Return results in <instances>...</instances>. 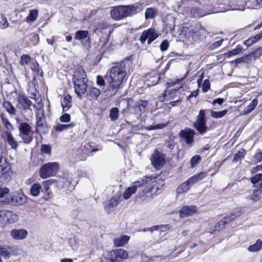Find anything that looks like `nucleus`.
I'll return each mask as SVG.
<instances>
[{"mask_svg": "<svg viewBox=\"0 0 262 262\" xmlns=\"http://www.w3.org/2000/svg\"><path fill=\"white\" fill-rule=\"evenodd\" d=\"M261 195L262 193L259 191V188L254 189L250 199L254 201H257L260 199Z\"/></svg>", "mask_w": 262, "mask_h": 262, "instance_id": "c03bdc74", "label": "nucleus"}, {"mask_svg": "<svg viewBox=\"0 0 262 262\" xmlns=\"http://www.w3.org/2000/svg\"><path fill=\"white\" fill-rule=\"evenodd\" d=\"M69 244L73 250H75L77 249L78 245L77 244V238L76 237L70 238L69 239Z\"/></svg>", "mask_w": 262, "mask_h": 262, "instance_id": "6e6d98bb", "label": "nucleus"}, {"mask_svg": "<svg viewBox=\"0 0 262 262\" xmlns=\"http://www.w3.org/2000/svg\"><path fill=\"white\" fill-rule=\"evenodd\" d=\"M20 59L21 64L23 66L24 64H28L30 62L31 58L29 55L24 54L21 56Z\"/></svg>", "mask_w": 262, "mask_h": 262, "instance_id": "864d4df0", "label": "nucleus"}, {"mask_svg": "<svg viewBox=\"0 0 262 262\" xmlns=\"http://www.w3.org/2000/svg\"><path fill=\"white\" fill-rule=\"evenodd\" d=\"M258 103V101L257 99H253L251 103L244 108V114L247 115L251 113L257 106Z\"/></svg>", "mask_w": 262, "mask_h": 262, "instance_id": "2f4dec72", "label": "nucleus"}, {"mask_svg": "<svg viewBox=\"0 0 262 262\" xmlns=\"http://www.w3.org/2000/svg\"><path fill=\"white\" fill-rule=\"evenodd\" d=\"M261 38H262V32L255 35L253 38L247 40L245 42V43L247 46H250L253 43L256 42L257 40H258L259 39H260Z\"/></svg>", "mask_w": 262, "mask_h": 262, "instance_id": "79ce46f5", "label": "nucleus"}, {"mask_svg": "<svg viewBox=\"0 0 262 262\" xmlns=\"http://www.w3.org/2000/svg\"><path fill=\"white\" fill-rule=\"evenodd\" d=\"M11 167H5V169H0V182L2 183H8L12 179V171Z\"/></svg>", "mask_w": 262, "mask_h": 262, "instance_id": "6ab92c4d", "label": "nucleus"}, {"mask_svg": "<svg viewBox=\"0 0 262 262\" xmlns=\"http://www.w3.org/2000/svg\"><path fill=\"white\" fill-rule=\"evenodd\" d=\"M9 192V189L8 188L0 187V198H3L5 194Z\"/></svg>", "mask_w": 262, "mask_h": 262, "instance_id": "0e129e2a", "label": "nucleus"}, {"mask_svg": "<svg viewBox=\"0 0 262 262\" xmlns=\"http://www.w3.org/2000/svg\"><path fill=\"white\" fill-rule=\"evenodd\" d=\"M40 150L42 153L50 155L51 154V147L49 145L42 144L41 146Z\"/></svg>", "mask_w": 262, "mask_h": 262, "instance_id": "de8ad7c7", "label": "nucleus"}, {"mask_svg": "<svg viewBox=\"0 0 262 262\" xmlns=\"http://www.w3.org/2000/svg\"><path fill=\"white\" fill-rule=\"evenodd\" d=\"M27 197L23 193L14 192L11 194V202L14 205H22L27 202Z\"/></svg>", "mask_w": 262, "mask_h": 262, "instance_id": "4468645a", "label": "nucleus"}, {"mask_svg": "<svg viewBox=\"0 0 262 262\" xmlns=\"http://www.w3.org/2000/svg\"><path fill=\"white\" fill-rule=\"evenodd\" d=\"M194 135L195 131L189 128H186L181 130L179 133L180 137L189 145H192L194 141L193 137Z\"/></svg>", "mask_w": 262, "mask_h": 262, "instance_id": "ddd939ff", "label": "nucleus"}, {"mask_svg": "<svg viewBox=\"0 0 262 262\" xmlns=\"http://www.w3.org/2000/svg\"><path fill=\"white\" fill-rule=\"evenodd\" d=\"M86 92L87 98L91 101L96 100L101 94V91L99 89L93 86L89 87L88 91Z\"/></svg>", "mask_w": 262, "mask_h": 262, "instance_id": "4be33fe9", "label": "nucleus"}, {"mask_svg": "<svg viewBox=\"0 0 262 262\" xmlns=\"http://www.w3.org/2000/svg\"><path fill=\"white\" fill-rule=\"evenodd\" d=\"M252 2V6L253 8L258 9L262 7V0H253Z\"/></svg>", "mask_w": 262, "mask_h": 262, "instance_id": "bf43d9fd", "label": "nucleus"}, {"mask_svg": "<svg viewBox=\"0 0 262 262\" xmlns=\"http://www.w3.org/2000/svg\"><path fill=\"white\" fill-rule=\"evenodd\" d=\"M10 236L11 237L16 241H22L25 239L28 234V231L25 229H13L10 231Z\"/></svg>", "mask_w": 262, "mask_h": 262, "instance_id": "2eb2a0df", "label": "nucleus"}, {"mask_svg": "<svg viewBox=\"0 0 262 262\" xmlns=\"http://www.w3.org/2000/svg\"><path fill=\"white\" fill-rule=\"evenodd\" d=\"M74 38L76 40H81V43L86 48L91 46V38L89 32L86 30H78L76 32Z\"/></svg>", "mask_w": 262, "mask_h": 262, "instance_id": "f8f14e48", "label": "nucleus"}, {"mask_svg": "<svg viewBox=\"0 0 262 262\" xmlns=\"http://www.w3.org/2000/svg\"><path fill=\"white\" fill-rule=\"evenodd\" d=\"M9 26V23L4 15H1V19L0 20V28L5 29Z\"/></svg>", "mask_w": 262, "mask_h": 262, "instance_id": "49530a36", "label": "nucleus"}, {"mask_svg": "<svg viewBox=\"0 0 262 262\" xmlns=\"http://www.w3.org/2000/svg\"><path fill=\"white\" fill-rule=\"evenodd\" d=\"M166 126L164 124H157L154 125H149L145 127V129L148 130L162 129Z\"/></svg>", "mask_w": 262, "mask_h": 262, "instance_id": "09e8293b", "label": "nucleus"}, {"mask_svg": "<svg viewBox=\"0 0 262 262\" xmlns=\"http://www.w3.org/2000/svg\"><path fill=\"white\" fill-rule=\"evenodd\" d=\"M261 170H262V165H257L255 167H252L250 171L252 173H254L258 171Z\"/></svg>", "mask_w": 262, "mask_h": 262, "instance_id": "338daca9", "label": "nucleus"}, {"mask_svg": "<svg viewBox=\"0 0 262 262\" xmlns=\"http://www.w3.org/2000/svg\"><path fill=\"white\" fill-rule=\"evenodd\" d=\"M4 107L11 115H15L16 114V110L12 105L9 101H5L3 103Z\"/></svg>", "mask_w": 262, "mask_h": 262, "instance_id": "473e14b6", "label": "nucleus"}, {"mask_svg": "<svg viewBox=\"0 0 262 262\" xmlns=\"http://www.w3.org/2000/svg\"><path fill=\"white\" fill-rule=\"evenodd\" d=\"M169 47V42L168 40L165 39L163 40L161 45H160V49L162 51H166Z\"/></svg>", "mask_w": 262, "mask_h": 262, "instance_id": "13d9d810", "label": "nucleus"}, {"mask_svg": "<svg viewBox=\"0 0 262 262\" xmlns=\"http://www.w3.org/2000/svg\"><path fill=\"white\" fill-rule=\"evenodd\" d=\"M201 160V158L199 155H195L192 157L190 160L191 167H195L200 162Z\"/></svg>", "mask_w": 262, "mask_h": 262, "instance_id": "a18cd8bd", "label": "nucleus"}, {"mask_svg": "<svg viewBox=\"0 0 262 262\" xmlns=\"http://www.w3.org/2000/svg\"><path fill=\"white\" fill-rule=\"evenodd\" d=\"M148 183H149L148 178H146V180L140 179L139 180L133 183L132 186L129 187L124 192L123 198L125 200H127L133 194L135 193L138 189L141 187L146 186Z\"/></svg>", "mask_w": 262, "mask_h": 262, "instance_id": "1a4fd4ad", "label": "nucleus"}, {"mask_svg": "<svg viewBox=\"0 0 262 262\" xmlns=\"http://www.w3.org/2000/svg\"><path fill=\"white\" fill-rule=\"evenodd\" d=\"M148 178L149 183L148 185L142 191L139 193V197L142 201H147L148 199H151L153 195L156 194L157 191L160 190L165 185V181L163 179H158L156 181H152L151 178L145 176L143 179L146 180Z\"/></svg>", "mask_w": 262, "mask_h": 262, "instance_id": "20e7f679", "label": "nucleus"}, {"mask_svg": "<svg viewBox=\"0 0 262 262\" xmlns=\"http://www.w3.org/2000/svg\"><path fill=\"white\" fill-rule=\"evenodd\" d=\"M10 252L5 247L0 248V255L5 258L10 257Z\"/></svg>", "mask_w": 262, "mask_h": 262, "instance_id": "3c124183", "label": "nucleus"}, {"mask_svg": "<svg viewBox=\"0 0 262 262\" xmlns=\"http://www.w3.org/2000/svg\"><path fill=\"white\" fill-rule=\"evenodd\" d=\"M17 99L24 110L29 108L32 105L31 101L25 95H20Z\"/></svg>", "mask_w": 262, "mask_h": 262, "instance_id": "a878e982", "label": "nucleus"}, {"mask_svg": "<svg viewBox=\"0 0 262 262\" xmlns=\"http://www.w3.org/2000/svg\"><path fill=\"white\" fill-rule=\"evenodd\" d=\"M190 186L188 184L187 181H185L182 183L177 189V192L178 194H182L187 191Z\"/></svg>", "mask_w": 262, "mask_h": 262, "instance_id": "f704fd0d", "label": "nucleus"}, {"mask_svg": "<svg viewBox=\"0 0 262 262\" xmlns=\"http://www.w3.org/2000/svg\"><path fill=\"white\" fill-rule=\"evenodd\" d=\"M19 136L26 144L30 143L33 140V131L31 126L26 122L20 123L18 126Z\"/></svg>", "mask_w": 262, "mask_h": 262, "instance_id": "0eeeda50", "label": "nucleus"}, {"mask_svg": "<svg viewBox=\"0 0 262 262\" xmlns=\"http://www.w3.org/2000/svg\"><path fill=\"white\" fill-rule=\"evenodd\" d=\"M111 260L120 262L128 257V252L123 249H116L110 252Z\"/></svg>", "mask_w": 262, "mask_h": 262, "instance_id": "9b49d317", "label": "nucleus"}, {"mask_svg": "<svg viewBox=\"0 0 262 262\" xmlns=\"http://www.w3.org/2000/svg\"><path fill=\"white\" fill-rule=\"evenodd\" d=\"M159 36V34L154 28H149L144 30L140 37V40L144 43L147 40L148 45H150Z\"/></svg>", "mask_w": 262, "mask_h": 262, "instance_id": "9d476101", "label": "nucleus"}, {"mask_svg": "<svg viewBox=\"0 0 262 262\" xmlns=\"http://www.w3.org/2000/svg\"><path fill=\"white\" fill-rule=\"evenodd\" d=\"M197 212V208L194 205L183 206L180 210V217L184 218L192 216Z\"/></svg>", "mask_w": 262, "mask_h": 262, "instance_id": "a211bd4d", "label": "nucleus"}, {"mask_svg": "<svg viewBox=\"0 0 262 262\" xmlns=\"http://www.w3.org/2000/svg\"><path fill=\"white\" fill-rule=\"evenodd\" d=\"M3 220L2 224L8 223L13 224L18 220V216L16 214L10 211H2V217Z\"/></svg>", "mask_w": 262, "mask_h": 262, "instance_id": "dca6fc26", "label": "nucleus"}, {"mask_svg": "<svg viewBox=\"0 0 262 262\" xmlns=\"http://www.w3.org/2000/svg\"><path fill=\"white\" fill-rule=\"evenodd\" d=\"M151 257L147 256L146 254H143L141 256V262H152Z\"/></svg>", "mask_w": 262, "mask_h": 262, "instance_id": "680f3d73", "label": "nucleus"}, {"mask_svg": "<svg viewBox=\"0 0 262 262\" xmlns=\"http://www.w3.org/2000/svg\"><path fill=\"white\" fill-rule=\"evenodd\" d=\"M2 137L11 146L12 148L16 149L17 147V143L13 137L11 132L5 131Z\"/></svg>", "mask_w": 262, "mask_h": 262, "instance_id": "393cba45", "label": "nucleus"}, {"mask_svg": "<svg viewBox=\"0 0 262 262\" xmlns=\"http://www.w3.org/2000/svg\"><path fill=\"white\" fill-rule=\"evenodd\" d=\"M262 180V173H258L251 178L250 181L252 184H256Z\"/></svg>", "mask_w": 262, "mask_h": 262, "instance_id": "5fc2aeb1", "label": "nucleus"}, {"mask_svg": "<svg viewBox=\"0 0 262 262\" xmlns=\"http://www.w3.org/2000/svg\"><path fill=\"white\" fill-rule=\"evenodd\" d=\"M137 13V8L133 5L118 6L113 7L111 11L112 18L116 20L131 16Z\"/></svg>", "mask_w": 262, "mask_h": 262, "instance_id": "39448f33", "label": "nucleus"}, {"mask_svg": "<svg viewBox=\"0 0 262 262\" xmlns=\"http://www.w3.org/2000/svg\"><path fill=\"white\" fill-rule=\"evenodd\" d=\"M73 82L74 84L75 93L80 99H81L86 92L88 88L87 75L81 67H78L75 69Z\"/></svg>", "mask_w": 262, "mask_h": 262, "instance_id": "7ed1b4c3", "label": "nucleus"}, {"mask_svg": "<svg viewBox=\"0 0 262 262\" xmlns=\"http://www.w3.org/2000/svg\"><path fill=\"white\" fill-rule=\"evenodd\" d=\"M119 109L117 107H113L110 111V118L112 121H115L118 119L119 117Z\"/></svg>", "mask_w": 262, "mask_h": 262, "instance_id": "e433bc0d", "label": "nucleus"}, {"mask_svg": "<svg viewBox=\"0 0 262 262\" xmlns=\"http://www.w3.org/2000/svg\"><path fill=\"white\" fill-rule=\"evenodd\" d=\"M149 102L146 100L137 102L134 106V114L140 116L146 111Z\"/></svg>", "mask_w": 262, "mask_h": 262, "instance_id": "aec40b11", "label": "nucleus"}, {"mask_svg": "<svg viewBox=\"0 0 262 262\" xmlns=\"http://www.w3.org/2000/svg\"><path fill=\"white\" fill-rule=\"evenodd\" d=\"M71 120V116L69 114L65 113L60 117V121L62 122L68 123Z\"/></svg>", "mask_w": 262, "mask_h": 262, "instance_id": "4d7b16f0", "label": "nucleus"}, {"mask_svg": "<svg viewBox=\"0 0 262 262\" xmlns=\"http://www.w3.org/2000/svg\"><path fill=\"white\" fill-rule=\"evenodd\" d=\"M150 160L152 164L157 169H160L164 163V158L157 150L152 154Z\"/></svg>", "mask_w": 262, "mask_h": 262, "instance_id": "f3484780", "label": "nucleus"}, {"mask_svg": "<svg viewBox=\"0 0 262 262\" xmlns=\"http://www.w3.org/2000/svg\"><path fill=\"white\" fill-rule=\"evenodd\" d=\"M59 166L57 162H48L44 164L40 168L39 177L45 179L54 176L58 171Z\"/></svg>", "mask_w": 262, "mask_h": 262, "instance_id": "423d86ee", "label": "nucleus"}, {"mask_svg": "<svg viewBox=\"0 0 262 262\" xmlns=\"http://www.w3.org/2000/svg\"><path fill=\"white\" fill-rule=\"evenodd\" d=\"M63 112L67 111L72 106V98L70 95L65 96L61 102Z\"/></svg>", "mask_w": 262, "mask_h": 262, "instance_id": "c85d7f7f", "label": "nucleus"}, {"mask_svg": "<svg viewBox=\"0 0 262 262\" xmlns=\"http://www.w3.org/2000/svg\"><path fill=\"white\" fill-rule=\"evenodd\" d=\"M159 77L157 73H153L146 76V81L148 85H154L158 82Z\"/></svg>", "mask_w": 262, "mask_h": 262, "instance_id": "c756f323", "label": "nucleus"}, {"mask_svg": "<svg viewBox=\"0 0 262 262\" xmlns=\"http://www.w3.org/2000/svg\"><path fill=\"white\" fill-rule=\"evenodd\" d=\"M38 16V11L36 9L31 10L29 15L27 17V22H33L36 20Z\"/></svg>", "mask_w": 262, "mask_h": 262, "instance_id": "58836bf2", "label": "nucleus"}, {"mask_svg": "<svg viewBox=\"0 0 262 262\" xmlns=\"http://www.w3.org/2000/svg\"><path fill=\"white\" fill-rule=\"evenodd\" d=\"M126 63L122 61L117 63L108 70L107 82L109 95H115L120 88L122 83L126 81L127 71Z\"/></svg>", "mask_w": 262, "mask_h": 262, "instance_id": "f257e3e1", "label": "nucleus"}, {"mask_svg": "<svg viewBox=\"0 0 262 262\" xmlns=\"http://www.w3.org/2000/svg\"><path fill=\"white\" fill-rule=\"evenodd\" d=\"M245 155V151L244 149H241L234 156L233 161L234 162H241V160L244 158Z\"/></svg>", "mask_w": 262, "mask_h": 262, "instance_id": "ea45409f", "label": "nucleus"}, {"mask_svg": "<svg viewBox=\"0 0 262 262\" xmlns=\"http://www.w3.org/2000/svg\"><path fill=\"white\" fill-rule=\"evenodd\" d=\"M166 228V226H164V225L154 226L152 227L151 228H150L149 229V230L151 232H152L154 230H160V231H164Z\"/></svg>", "mask_w": 262, "mask_h": 262, "instance_id": "052dcab7", "label": "nucleus"}, {"mask_svg": "<svg viewBox=\"0 0 262 262\" xmlns=\"http://www.w3.org/2000/svg\"><path fill=\"white\" fill-rule=\"evenodd\" d=\"M129 236L123 235L114 239V244L116 247H122L126 244L129 240Z\"/></svg>", "mask_w": 262, "mask_h": 262, "instance_id": "bb28decb", "label": "nucleus"}, {"mask_svg": "<svg viewBox=\"0 0 262 262\" xmlns=\"http://www.w3.org/2000/svg\"><path fill=\"white\" fill-rule=\"evenodd\" d=\"M242 47L241 46L238 45L236 47V48L230 51H228L227 53H225V56L228 58H230L231 56L236 55L242 51Z\"/></svg>", "mask_w": 262, "mask_h": 262, "instance_id": "c9c22d12", "label": "nucleus"}, {"mask_svg": "<svg viewBox=\"0 0 262 262\" xmlns=\"http://www.w3.org/2000/svg\"><path fill=\"white\" fill-rule=\"evenodd\" d=\"M74 126L73 123H70L69 124H62L60 123L57 124L56 126L54 127V128L56 132H61L69 127H72Z\"/></svg>", "mask_w": 262, "mask_h": 262, "instance_id": "4c0bfd02", "label": "nucleus"}, {"mask_svg": "<svg viewBox=\"0 0 262 262\" xmlns=\"http://www.w3.org/2000/svg\"><path fill=\"white\" fill-rule=\"evenodd\" d=\"M157 13V10L154 8H147L145 12V17L146 19L149 18H154Z\"/></svg>", "mask_w": 262, "mask_h": 262, "instance_id": "72a5a7b5", "label": "nucleus"}, {"mask_svg": "<svg viewBox=\"0 0 262 262\" xmlns=\"http://www.w3.org/2000/svg\"><path fill=\"white\" fill-rule=\"evenodd\" d=\"M96 83L100 86H104L105 84V81L103 79V78L100 75L97 76Z\"/></svg>", "mask_w": 262, "mask_h": 262, "instance_id": "e2e57ef3", "label": "nucleus"}, {"mask_svg": "<svg viewBox=\"0 0 262 262\" xmlns=\"http://www.w3.org/2000/svg\"><path fill=\"white\" fill-rule=\"evenodd\" d=\"M108 27V25L105 22H100L98 24L97 28L95 29V32H101L102 33L104 32Z\"/></svg>", "mask_w": 262, "mask_h": 262, "instance_id": "37998d69", "label": "nucleus"}, {"mask_svg": "<svg viewBox=\"0 0 262 262\" xmlns=\"http://www.w3.org/2000/svg\"><path fill=\"white\" fill-rule=\"evenodd\" d=\"M262 249V241L257 239L256 243L250 245L248 250L251 252H256L259 251Z\"/></svg>", "mask_w": 262, "mask_h": 262, "instance_id": "7c9ffc66", "label": "nucleus"}, {"mask_svg": "<svg viewBox=\"0 0 262 262\" xmlns=\"http://www.w3.org/2000/svg\"><path fill=\"white\" fill-rule=\"evenodd\" d=\"M197 177H196V176H194L193 177H191V178H190L188 180H187L186 181L187 182V183H188V184L189 185V186H190V185L191 184H194L195 183H196V182L198 181V179H197Z\"/></svg>", "mask_w": 262, "mask_h": 262, "instance_id": "69168bd1", "label": "nucleus"}, {"mask_svg": "<svg viewBox=\"0 0 262 262\" xmlns=\"http://www.w3.org/2000/svg\"><path fill=\"white\" fill-rule=\"evenodd\" d=\"M9 167L10 165L6 162V158L0 155V169Z\"/></svg>", "mask_w": 262, "mask_h": 262, "instance_id": "8fccbe9b", "label": "nucleus"}, {"mask_svg": "<svg viewBox=\"0 0 262 262\" xmlns=\"http://www.w3.org/2000/svg\"><path fill=\"white\" fill-rule=\"evenodd\" d=\"M56 181L54 180H48L42 182V188H41V191L45 192L46 195L48 197H51L52 192L51 190V185L54 183Z\"/></svg>", "mask_w": 262, "mask_h": 262, "instance_id": "b1692460", "label": "nucleus"}, {"mask_svg": "<svg viewBox=\"0 0 262 262\" xmlns=\"http://www.w3.org/2000/svg\"><path fill=\"white\" fill-rule=\"evenodd\" d=\"M119 197L114 196L110 200L105 202L104 209L108 213L113 212L118 203Z\"/></svg>", "mask_w": 262, "mask_h": 262, "instance_id": "412c9836", "label": "nucleus"}, {"mask_svg": "<svg viewBox=\"0 0 262 262\" xmlns=\"http://www.w3.org/2000/svg\"><path fill=\"white\" fill-rule=\"evenodd\" d=\"M209 113L210 116L214 118H221L225 116L227 111L226 110L219 112H215L212 110H201L199 115L196 117V121L193 123V126L196 130L200 134H203L208 129L206 125V120L205 119L206 113Z\"/></svg>", "mask_w": 262, "mask_h": 262, "instance_id": "f03ea898", "label": "nucleus"}, {"mask_svg": "<svg viewBox=\"0 0 262 262\" xmlns=\"http://www.w3.org/2000/svg\"><path fill=\"white\" fill-rule=\"evenodd\" d=\"M210 88V82L208 79L204 81L202 84V91L204 93H206Z\"/></svg>", "mask_w": 262, "mask_h": 262, "instance_id": "603ef678", "label": "nucleus"}, {"mask_svg": "<svg viewBox=\"0 0 262 262\" xmlns=\"http://www.w3.org/2000/svg\"><path fill=\"white\" fill-rule=\"evenodd\" d=\"M239 215V213L237 215L234 213L231 214L230 215H227L222 220L219 222L215 225V228L217 227L220 229H223L225 227V225L229 222L234 220L237 216Z\"/></svg>", "mask_w": 262, "mask_h": 262, "instance_id": "5701e85b", "label": "nucleus"}, {"mask_svg": "<svg viewBox=\"0 0 262 262\" xmlns=\"http://www.w3.org/2000/svg\"><path fill=\"white\" fill-rule=\"evenodd\" d=\"M43 111L38 112L36 114L35 131L39 135L45 134L49 130V127L46 121Z\"/></svg>", "mask_w": 262, "mask_h": 262, "instance_id": "6e6552de", "label": "nucleus"}, {"mask_svg": "<svg viewBox=\"0 0 262 262\" xmlns=\"http://www.w3.org/2000/svg\"><path fill=\"white\" fill-rule=\"evenodd\" d=\"M254 160L256 162H260L262 161V152H258L255 155Z\"/></svg>", "mask_w": 262, "mask_h": 262, "instance_id": "774afa93", "label": "nucleus"}, {"mask_svg": "<svg viewBox=\"0 0 262 262\" xmlns=\"http://www.w3.org/2000/svg\"><path fill=\"white\" fill-rule=\"evenodd\" d=\"M41 191V185L39 183H34L31 186L30 194L34 197L38 196Z\"/></svg>", "mask_w": 262, "mask_h": 262, "instance_id": "cd10ccee", "label": "nucleus"}, {"mask_svg": "<svg viewBox=\"0 0 262 262\" xmlns=\"http://www.w3.org/2000/svg\"><path fill=\"white\" fill-rule=\"evenodd\" d=\"M1 116L3 123L5 124V126L7 129L6 131L11 132L13 130L14 128L9 120L5 117V115L4 114H2Z\"/></svg>", "mask_w": 262, "mask_h": 262, "instance_id": "a19ab883", "label": "nucleus"}]
</instances>
